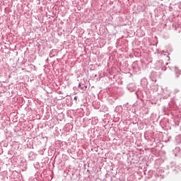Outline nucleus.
Listing matches in <instances>:
<instances>
[{
	"label": "nucleus",
	"instance_id": "obj_1",
	"mask_svg": "<svg viewBox=\"0 0 181 181\" xmlns=\"http://www.w3.org/2000/svg\"><path fill=\"white\" fill-rule=\"evenodd\" d=\"M74 100H77V97H75V98H74Z\"/></svg>",
	"mask_w": 181,
	"mask_h": 181
}]
</instances>
